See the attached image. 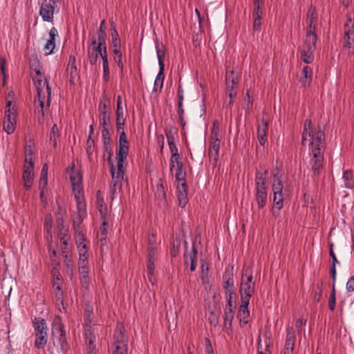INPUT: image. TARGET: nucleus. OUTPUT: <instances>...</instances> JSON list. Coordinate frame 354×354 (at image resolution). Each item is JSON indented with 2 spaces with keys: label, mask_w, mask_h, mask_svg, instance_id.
I'll return each mask as SVG.
<instances>
[{
  "label": "nucleus",
  "mask_w": 354,
  "mask_h": 354,
  "mask_svg": "<svg viewBox=\"0 0 354 354\" xmlns=\"http://www.w3.org/2000/svg\"><path fill=\"white\" fill-rule=\"evenodd\" d=\"M75 196V199L77 203V209L79 212L82 211V209H84L85 204H84V194H76Z\"/></svg>",
  "instance_id": "obj_47"
},
{
  "label": "nucleus",
  "mask_w": 354,
  "mask_h": 354,
  "mask_svg": "<svg viewBox=\"0 0 354 354\" xmlns=\"http://www.w3.org/2000/svg\"><path fill=\"white\" fill-rule=\"evenodd\" d=\"M178 205L181 207H185L188 202L186 183H182L180 187H178Z\"/></svg>",
  "instance_id": "obj_24"
},
{
  "label": "nucleus",
  "mask_w": 354,
  "mask_h": 354,
  "mask_svg": "<svg viewBox=\"0 0 354 354\" xmlns=\"http://www.w3.org/2000/svg\"><path fill=\"white\" fill-rule=\"evenodd\" d=\"M186 171L183 162H178L176 171L175 174L176 180L183 183L185 181Z\"/></svg>",
  "instance_id": "obj_35"
},
{
  "label": "nucleus",
  "mask_w": 354,
  "mask_h": 354,
  "mask_svg": "<svg viewBox=\"0 0 354 354\" xmlns=\"http://www.w3.org/2000/svg\"><path fill=\"white\" fill-rule=\"evenodd\" d=\"M46 93H47V92H46V90L45 91V89L37 91L39 106L40 107L39 112L41 113V115H42V117L44 116V102H45V99H46Z\"/></svg>",
  "instance_id": "obj_41"
},
{
  "label": "nucleus",
  "mask_w": 354,
  "mask_h": 354,
  "mask_svg": "<svg viewBox=\"0 0 354 354\" xmlns=\"http://www.w3.org/2000/svg\"><path fill=\"white\" fill-rule=\"evenodd\" d=\"M106 225H107V223L105 221H103V223L100 228V241L101 242L102 245H104L106 243V235H107Z\"/></svg>",
  "instance_id": "obj_45"
},
{
  "label": "nucleus",
  "mask_w": 354,
  "mask_h": 354,
  "mask_svg": "<svg viewBox=\"0 0 354 354\" xmlns=\"http://www.w3.org/2000/svg\"><path fill=\"white\" fill-rule=\"evenodd\" d=\"M42 77H38L37 79L36 77H33V82L34 84L37 88V91H41L43 89H46L47 92V106H50V94H51V88L48 85V82L46 80L43 81L41 79Z\"/></svg>",
  "instance_id": "obj_20"
},
{
  "label": "nucleus",
  "mask_w": 354,
  "mask_h": 354,
  "mask_svg": "<svg viewBox=\"0 0 354 354\" xmlns=\"http://www.w3.org/2000/svg\"><path fill=\"white\" fill-rule=\"evenodd\" d=\"M344 187L347 189L354 188L353 173L351 169H348L343 173Z\"/></svg>",
  "instance_id": "obj_29"
},
{
  "label": "nucleus",
  "mask_w": 354,
  "mask_h": 354,
  "mask_svg": "<svg viewBox=\"0 0 354 354\" xmlns=\"http://www.w3.org/2000/svg\"><path fill=\"white\" fill-rule=\"evenodd\" d=\"M32 324L36 332H43L44 330H47L46 321L41 317H35Z\"/></svg>",
  "instance_id": "obj_33"
},
{
  "label": "nucleus",
  "mask_w": 354,
  "mask_h": 354,
  "mask_svg": "<svg viewBox=\"0 0 354 354\" xmlns=\"http://www.w3.org/2000/svg\"><path fill=\"white\" fill-rule=\"evenodd\" d=\"M16 120L12 118H5L3 122V129L8 134H11L15 129Z\"/></svg>",
  "instance_id": "obj_37"
},
{
  "label": "nucleus",
  "mask_w": 354,
  "mask_h": 354,
  "mask_svg": "<svg viewBox=\"0 0 354 354\" xmlns=\"http://www.w3.org/2000/svg\"><path fill=\"white\" fill-rule=\"evenodd\" d=\"M176 132L177 130L171 126L165 129V133L167 140V142L174 141V133Z\"/></svg>",
  "instance_id": "obj_49"
},
{
  "label": "nucleus",
  "mask_w": 354,
  "mask_h": 354,
  "mask_svg": "<svg viewBox=\"0 0 354 354\" xmlns=\"http://www.w3.org/2000/svg\"><path fill=\"white\" fill-rule=\"evenodd\" d=\"M250 304V301L246 300H241V305L239 308L238 310V317L240 319V322L246 324L248 323V318L250 317V312L248 310V305Z\"/></svg>",
  "instance_id": "obj_17"
},
{
  "label": "nucleus",
  "mask_w": 354,
  "mask_h": 354,
  "mask_svg": "<svg viewBox=\"0 0 354 354\" xmlns=\"http://www.w3.org/2000/svg\"><path fill=\"white\" fill-rule=\"evenodd\" d=\"M95 325H92V317H85L84 318V332H92L94 330H99L98 328L95 327Z\"/></svg>",
  "instance_id": "obj_44"
},
{
  "label": "nucleus",
  "mask_w": 354,
  "mask_h": 354,
  "mask_svg": "<svg viewBox=\"0 0 354 354\" xmlns=\"http://www.w3.org/2000/svg\"><path fill=\"white\" fill-rule=\"evenodd\" d=\"M324 137L321 133L309 143L310 154L313 157L310 160L311 169L314 176H319L323 169L324 153L325 149Z\"/></svg>",
  "instance_id": "obj_1"
},
{
  "label": "nucleus",
  "mask_w": 354,
  "mask_h": 354,
  "mask_svg": "<svg viewBox=\"0 0 354 354\" xmlns=\"http://www.w3.org/2000/svg\"><path fill=\"white\" fill-rule=\"evenodd\" d=\"M29 169L30 170H34V161L32 156H25V162L24 169Z\"/></svg>",
  "instance_id": "obj_61"
},
{
  "label": "nucleus",
  "mask_w": 354,
  "mask_h": 354,
  "mask_svg": "<svg viewBox=\"0 0 354 354\" xmlns=\"http://www.w3.org/2000/svg\"><path fill=\"white\" fill-rule=\"evenodd\" d=\"M172 247L170 249V254L173 257H176L180 248V241L179 239H176L172 242Z\"/></svg>",
  "instance_id": "obj_46"
},
{
  "label": "nucleus",
  "mask_w": 354,
  "mask_h": 354,
  "mask_svg": "<svg viewBox=\"0 0 354 354\" xmlns=\"http://www.w3.org/2000/svg\"><path fill=\"white\" fill-rule=\"evenodd\" d=\"M336 299H335V288L334 285L331 288V292L330 295L328 308L330 310H334L335 308Z\"/></svg>",
  "instance_id": "obj_48"
},
{
  "label": "nucleus",
  "mask_w": 354,
  "mask_h": 354,
  "mask_svg": "<svg viewBox=\"0 0 354 354\" xmlns=\"http://www.w3.org/2000/svg\"><path fill=\"white\" fill-rule=\"evenodd\" d=\"M87 53L89 63L91 65L96 64L100 55L93 52V50H90L89 48H87Z\"/></svg>",
  "instance_id": "obj_52"
},
{
  "label": "nucleus",
  "mask_w": 354,
  "mask_h": 354,
  "mask_svg": "<svg viewBox=\"0 0 354 354\" xmlns=\"http://www.w3.org/2000/svg\"><path fill=\"white\" fill-rule=\"evenodd\" d=\"M255 290V283L252 274L248 270H243L239 293L241 300L250 301Z\"/></svg>",
  "instance_id": "obj_3"
},
{
  "label": "nucleus",
  "mask_w": 354,
  "mask_h": 354,
  "mask_svg": "<svg viewBox=\"0 0 354 354\" xmlns=\"http://www.w3.org/2000/svg\"><path fill=\"white\" fill-rule=\"evenodd\" d=\"M111 44L113 46L121 45V40L116 30L115 24L113 21L111 22Z\"/></svg>",
  "instance_id": "obj_31"
},
{
  "label": "nucleus",
  "mask_w": 354,
  "mask_h": 354,
  "mask_svg": "<svg viewBox=\"0 0 354 354\" xmlns=\"http://www.w3.org/2000/svg\"><path fill=\"white\" fill-rule=\"evenodd\" d=\"M165 46L162 43H156V50L157 54V58L158 61V65L160 67L159 72L156 77L153 84V92H160L163 86V82L165 79Z\"/></svg>",
  "instance_id": "obj_2"
},
{
  "label": "nucleus",
  "mask_w": 354,
  "mask_h": 354,
  "mask_svg": "<svg viewBox=\"0 0 354 354\" xmlns=\"http://www.w3.org/2000/svg\"><path fill=\"white\" fill-rule=\"evenodd\" d=\"M252 98L250 97V91L247 90L245 96L244 97V106L243 109H245L246 113H250V111L252 109Z\"/></svg>",
  "instance_id": "obj_42"
},
{
  "label": "nucleus",
  "mask_w": 354,
  "mask_h": 354,
  "mask_svg": "<svg viewBox=\"0 0 354 354\" xmlns=\"http://www.w3.org/2000/svg\"><path fill=\"white\" fill-rule=\"evenodd\" d=\"M60 137L59 130L56 124H53L49 133V143L54 148L57 147V140Z\"/></svg>",
  "instance_id": "obj_28"
},
{
  "label": "nucleus",
  "mask_w": 354,
  "mask_h": 354,
  "mask_svg": "<svg viewBox=\"0 0 354 354\" xmlns=\"http://www.w3.org/2000/svg\"><path fill=\"white\" fill-rule=\"evenodd\" d=\"M66 71L69 73L70 78L69 82L71 84H75V80L79 77L78 72L76 66L75 57L71 55L68 59V64L66 68Z\"/></svg>",
  "instance_id": "obj_19"
},
{
  "label": "nucleus",
  "mask_w": 354,
  "mask_h": 354,
  "mask_svg": "<svg viewBox=\"0 0 354 354\" xmlns=\"http://www.w3.org/2000/svg\"><path fill=\"white\" fill-rule=\"evenodd\" d=\"M268 131V124L266 121L262 120L258 122L257 138L260 145L264 146L267 142V134Z\"/></svg>",
  "instance_id": "obj_16"
},
{
  "label": "nucleus",
  "mask_w": 354,
  "mask_h": 354,
  "mask_svg": "<svg viewBox=\"0 0 354 354\" xmlns=\"http://www.w3.org/2000/svg\"><path fill=\"white\" fill-rule=\"evenodd\" d=\"M117 171H115V168L114 167L113 160L110 157H108L107 158L108 165L110 167V172L111 174L112 179L122 182L124 174L123 163L127 160V158H117Z\"/></svg>",
  "instance_id": "obj_10"
},
{
  "label": "nucleus",
  "mask_w": 354,
  "mask_h": 354,
  "mask_svg": "<svg viewBox=\"0 0 354 354\" xmlns=\"http://www.w3.org/2000/svg\"><path fill=\"white\" fill-rule=\"evenodd\" d=\"M40 67V62L37 55H32L30 59V68L34 69Z\"/></svg>",
  "instance_id": "obj_62"
},
{
  "label": "nucleus",
  "mask_w": 354,
  "mask_h": 354,
  "mask_svg": "<svg viewBox=\"0 0 354 354\" xmlns=\"http://www.w3.org/2000/svg\"><path fill=\"white\" fill-rule=\"evenodd\" d=\"M318 133L323 134L324 137L325 138V133L321 129L319 126L318 127L317 129L313 131L312 121L308 119L306 120L304 122V131L302 133L301 145H305L308 138H310V142L313 141V139Z\"/></svg>",
  "instance_id": "obj_11"
},
{
  "label": "nucleus",
  "mask_w": 354,
  "mask_h": 354,
  "mask_svg": "<svg viewBox=\"0 0 354 354\" xmlns=\"http://www.w3.org/2000/svg\"><path fill=\"white\" fill-rule=\"evenodd\" d=\"M223 288L225 290V296L236 297L232 268H226L223 274Z\"/></svg>",
  "instance_id": "obj_7"
},
{
  "label": "nucleus",
  "mask_w": 354,
  "mask_h": 354,
  "mask_svg": "<svg viewBox=\"0 0 354 354\" xmlns=\"http://www.w3.org/2000/svg\"><path fill=\"white\" fill-rule=\"evenodd\" d=\"M102 137L103 140V149L104 151L107 152L109 157L112 156V148H111V139L108 128L104 127V129H102Z\"/></svg>",
  "instance_id": "obj_22"
},
{
  "label": "nucleus",
  "mask_w": 354,
  "mask_h": 354,
  "mask_svg": "<svg viewBox=\"0 0 354 354\" xmlns=\"http://www.w3.org/2000/svg\"><path fill=\"white\" fill-rule=\"evenodd\" d=\"M238 75H239V73L236 72L234 70H231V71L227 70L226 74H225L226 84H230V81L232 80V79L233 80Z\"/></svg>",
  "instance_id": "obj_58"
},
{
  "label": "nucleus",
  "mask_w": 354,
  "mask_h": 354,
  "mask_svg": "<svg viewBox=\"0 0 354 354\" xmlns=\"http://www.w3.org/2000/svg\"><path fill=\"white\" fill-rule=\"evenodd\" d=\"M51 330V332H64V325L62 322L60 317L57 316L55 317L52 323Z\"/></svg>",
  "instance_id": "obj_40"
},
{
  "label": "nucleus",
  "mask_w": 354,
  "mask_h": 354,
  "mask_svg": "<svg viewBox=\"0 0 354 354\" xmlns=\"http://www.w3.org/2000/svg\"><path fill=\"white\" fill-rule=\"evenodd\" d=\"M47 333H36L35 346L39 349L44 348L47 342Z\"/></svg>",
  "instance_id": "obj_34"
},
{
  "label": "nucleus",
  "mask_w": 354,
  "mask_h": 354,
  "mask_svg": "<svg viewBox=\"0 0 354 354\" xmlns=\"http://www.w3.org/2000/svg\"><path fill=\"white\" fill-rule=\"evenodd\" d=\"M106 104L100 103L99 105V120H100V126L102 127V129H104V127L108 128V126L111 124V118L110 115L106 113Z\"/></svg>",
  "instance_id": "obj_18"
},
{
  "label": "nucleus",
  "mask_w": 354,
  "mask_h": 354,
  "mask_svg": "<svg viewBox=\"0 0 354 354\" xmlns=\"http://www.w3.org/2000/svg\"><path fill=\"white\" fill-rule=\"evenodd\" d=\"M273 216L276 218L279 214L283 205V194H273Z\"/></svg>",
  "instance_id": "obj_25"
},
{
  "label": "nucleus",
  "mask_w": 354,
  "mask_h": 354,
  "mask_svg": "<svg viewBox=\"0 0 354 354\" xmlns=\"http://www.w3.org/2000/svg\"><path fill=\"white\" fill-rule=\"evenodd\" d=\"M255 201L259 209H263L267 203L268 189H255Z\"/></svg>",
  "instance_id": "obj_23"
},
{
  "label": "nucleus",
  "mask_w": 354,
  "mask_h": 354,
  "mask_svg": "<svg viewBox=\"0 0 354 354\" xmlns=\"http://www.w3.org/2000/svg\"><path fill=\"white\" fill-rule=\"evenodd\" d=\"M12 102L8 101L6 103V109L5 111V118H12L13 116V120H16L17 118V110L14 106H11Z\"/></svg>",
  "instance_id": "obj_39"
},
{
  "label": "nucleus",
  "mask_w": 354,
  "mask_h": 354,
  "mask_svg": "<svg viewBox=\"0 0 354 354\" xmlns=\"http://www.w3.org/2000/svg\"><path fill=\"white\" fill-rule=\"evenodd\" d=\"M57 1L58 0H44L42 2L39 15L44 21H53L55 6Z\"/></svg>",
  "instance_id": "obj_9"
},
{
  "label": "nucleus",
  "mask_w": 354,
  "mask_h": 354,
  "mask_svg": "<svg viewBox=\"0 0 354 354\" xmlns=\"http://www.w3.org/2000/svg\"><path fill=\"white\" fill-rule=\"evenodd\" d=\"M221 138L220 124L218 120H214L211 130L210 139Z\"/></svg>",
  "instance_id": "obj_43"
},
{
  "label": "nucleus",
  "mask_w": 354,
  "mask_h": 354,
  "mask_svg": "<svg viewBox=\"0 0 354 354\" xmlns=\"http://www.w3.org/2000/svg\"><path fill=\"white\" fill-rule=\"evenodd\" d=\"M86 151L88 156H91L94 151V140L92 138H88L86 144Z\"/></svg>",
  "instance_id": "obj_59"
},
{
  "label": "nucleus",
  "mask_w": 354,
  "mask_h": 354,
  "mask_svg": "<svg viewBox=\"0 0 354 354\" xmlns=\"http://www.w3.org/2000/svg\"><path fill=\"white\" fill-rule=\"evenodd\" d=\"M156 254H157V252H156V246L153 245V244H151V246L148 247L147 260L155 261L156 258Z\"/></svg>",
  "instance_id": "obj_55"
},
{
  "label": "nucleus",
  "mask_w": 354,
  "mask_h": 354,
  "mask_svg": "<svg viewBox=\"0 0 354 354\" xmlns=\"http://www.w3.org/2000/svg\"><path fill=\"white\" fill-rule=\"evenodd\" d=\"M227 95L229 98H236L238 88L236 86H230V84H226Z\"/></svg>",
  "instance_id": "obj_54"
},
{
  "label": "nucleus",
  "mask_w": 354,
  "mask_h": 354,
  "mask_svg": "<svg viewBox=\"0 0 354 354\" xmlns=\"http://www.w3.org/2000/svg\"><path fill=\"white\" fill-rule=\"evenodd\" d=\"M169 150L171 151V155L173 156H179L178 150L176 145L175 144L174 141L168 142Z\"/></svg>",
  "instance_id": "obj_63"
},
{
  "label": "nucleus",
  "mask_w": 354,
  "mask_h": 354,
  "mask_svg": "<svg viewBox=\"0 0 354 354\" xmlns=\"http://www.w3.org/2000/svg\"><path fill=\"white\" fill-rule=\"evenodd\" d=\"M197 255L198 250L195 245V243H193L192 250L189 254L190 259V270L194 272L196 270L197 266Z\"/></svg>",
  "instance_id": "obj_32"
},
{
  "label": "nucleus",
  "mask_w": 354,
  "mask_h": 354,
  "mask_svg": "<svg viewBox=\"0 0 354 354\" xmlns=\"http://www.w3.org/2000/svg\"><path fill=\"white\" fill-rule=\"evenodd\" d=\"M101 46L97 45V41L95 39H93L89 45L88 46V48L93 50L95 53L98 54L100 55V53H101L102 51Z\"/></svg>",
  "instance_id": "obj_56"
},
{
  "label": "nucleus",
  "mask_w": 354,
  "mask_h": 354,
  "mask_svg": "<svg viewBox=\"0 0 354 354\" xmlns=\"http://www.w3.org/2000/svg\"><path fill=\"white\" fill-rule=\"evenodd\" d=\"M236 297L233 296H225L226 305L223 315L225 322H231L234 319L235 310L236 308Z\"/></svg>",
  "instance_id": "obj_12"
},
{
  "label": "nucleus",
  "mask_w": 354,
  "mask_h": 354,
  "mask_svg": "<svg viewBox=\"0 0 354 354\" xmlns=\"http://www.w3.org/2000/svg\"><path fill=\"white\" fill-rule=\"evenodd\" d=\"M323 285L324 283L322 281H319L316 283V287L313 290V300L315 302H319L322 299L323 292Z\"/></svg>",
  "instance_id": "obj_38"
},
{
  "label": "nucleus",
  "mask_w": 354,
  "mask_h": 354,
  "mask_svg": "<svg viewBox=\"0 0 354 354\" xmlns=\"http://www.w3.org/2000/svg\"><path fill=\"white\" fill-rule=\"evenodd\" d=\"M263 338V346H264V350L265 351H268L269 348L271 345V336L268 335V333H263L262 335Z\"/></svg>",
  "instance_id": "obj_57"
},
{
  "label": "nucleus",
  "mask_w": 354,
  "mask_h": 354,
  "mask_svg": "<svg viewBox=\"0 0 354 354\" xmlns=\"http://www.w3.org/2000/svg\"><path fill=\"white\" fill-rule=\"evenodd\" d=\"M268 175V171L266 169L263 173L256 171L255 173V189H268L266 185L267 177Z\"/></svg>",
  "instance_id": "obj_21"
},
{
  "label": "nucleus",
  "mask_w": 354,
  "mask_h": 354,
  "mask_svg": "<svg viewBox=\"0 0 354 354\" xmlns=\"http://www.w3.org/2000/svg\"><path fill=\"white\" fill-rule=\"evenodd\" d=\"M155 199L159 207H166L167 201L166 198V192L165 190L162 180L159 178L156 185V190L155 193Z\"/></svg>",
  "instance_id": "obj_13"
},
{
  "label": "nucleus",
  "mask_w": 354,
  "mask_h": 354,
  "mask_svg": "<svg viewBox=\"0 0 354 354\" xmlns=\"http://www.w3.org/2000/svg\"><path fill=\"white\" fill-rule=\"evenodd\" d=\"M114 349L112 354H128V337L126 333L113 334Z\"/></svg>",
  "instance_id": "obj_8"
},
{
  "label": "nucleus",
  "mask_w": 354,
  "mask_h": 354,
  "mask_svg": "<svg viewBox=\"0 0 354 354\" xmlns=\"http://www.w3.org/2000/svg\"><path fill=\"white\" fill-rule=\"evenodd\" d=\"M55 48V41H52L51 40H48L46 44L44 47V50L46 55H50L53 53V50Z\"/></svg>",
  "instance_id": "obj_53"
},
{
  "label": "nucleus",
  "mask_w": 354,
  "mask_h": 354,
  "mask_svg": "<svg viewBox=\"0 0 354 354\" xmlns=\"http://www.w3.org/2000/svg\"><path fill=\"white\" fill-rule=\"evenodd\" d=\"M318 15L316 11V8L313 6H310L307 12V28L305 37H316L317 39V33L315 30L317 28Z\"/></svg>",
  "instance_id": "obj_5"
},
{
  "label": "nucleus",
  "mask_w": 354,
  "mask_h": 354,
  "mask_svg": "<svg viewBox=\"0 0 354 354\" xmlns=\"http://www.w3.org/2000/svg\"><path fill=\"white\" fill-rule=\"evenodd\" d=\"M129 142L124 131L120 133L119 148L116 151L117 158H127L129 153Z\"/></svg>",
  "instance_id": "obj_15"
},
{
  "label": "nucleus",
  "mask_w": 354,
  "mask_h": 354,
  "mask_svg": "<svg viewBox=\"0 0 354 354\" xmlns=\"http://www.w3.org/2000/svg\"><path fill=\"white\" fill-rule=\"evenodd\" d=\"M102 67H103V79L105 82H108L110 77V72L109 67V61L104 60L102 61Z\"/></svg>",
  "instance_id": "obj_50"
},
{
  "label": "nucleus",
  "mask_w": 354,
  "mask_h": 354,
  "mask_svg": "<svg viewBox=\"0 0 354 354\" xmlns=\"http://www.w3.org/2000/svg\"><path fill=\"white\" fill-rule=\"evenodd\" d=\"M221 147V138L211 139L208 156L209 157L210 162L215 166L218 160V153Z\"/></svg>",
  "instance_id": "obj_14"
},
{
  "label": "nucleus",
  "mask_w": 354,
  "mask_h": 354,
  "mask_svg": "<svg viewBox=\"0 0 354 354\" xmlns=\"http://www.w3.org/2000/svg\"><path fill=\"white\" fill-rule=\"evenodd\" d=\"M316 37H305L304 42L301 47V59L306 64H310L314 60V51L316 48Z\"/></svg>",
  "instance_id": "obj_4"
},
{
  "label": "nucleus",
  "mask_w": 354,
  "mask_h": 354,
  "mask_svg": "<svg viewBox=\"0 0 354 354\" xmlns=\"http://www.w3.org/2000/svg\"><path fill=\"white\" fill-rule=\"evenodd\" d=\"M313 69L308 66H306L303 68L301 76L299 77V82L306 85L309 84L312 81Z\"/></svg>",
  "instance_id": "obj_27"
},
{
  "label": "nucleus",
  "mask_w": 354,
  "mask_h": 354,
  "mask_svg": "<svg viewBox=\"0 0 354 354\" xmlns=\"http://www.w3.org/2000/svg\"><path fill=\"white\" fill-rule=\"evenodd\" d=\"M295 343V333H287L285 347L283 353H293Z\"/></svg>",
  "instance_id": "obj_30"
},
{
  "label": "nucleus",
  "mask_w": 354,
  "mask_h": 354,
  "mask_svg": "<svg viewBox=\"0 0 354 354\" xmlns=\"http://www.w3.org/2000/svg\"><path fill=\"white\" fill-rule=\"evenodd\" d=\"M34 170H30L28 169H24L23 173V180H24V186L26 190H29L33 183L34 180Z\"/></svg>",
  "instance_id": "obj_26"
},
{
  "label": "nucleus",
  "mask_w": 354,
  "mask_h": 354,
  "mask_svg": "<svg viewBox=\"0 0 354 354\" xmlns=\"http://www.w3.org/2000/svg\"><path fill=\"white\" fill-rule=\"evenodd\" d=\"M70 180L72 186L82 183V176L80 173H74L70 176Z\"/></svg>",
  "instance_id": "obj_51"
},
{
  "label": "nucleus",
  "mask_w": 354,
  "mask_h": 354,
  "mask_svg": "<svg viewBox=\"0 0 354 354\" xmlns=\"http://www.w3.org/2000/svg\"><path fill=\"white\" fill-rule=\"evenodd\" d=\"M346 288L347 292H351L354 291V275L349 278L348 280Z\"/></svg>",
  "instance_id": "obj_64"
},
{
  "label": "nucleus",
  "mask_w": 354,
  "mask_h": 354,
  "mask_svg": "<svg viewBox=\"0 0 354 354\" xmlns=\"http://www.w3.org/2000/svg\"><path fill=\"white\" fill-rule=\"evenodd\" d=\"M272 188L273 194H283L282 191H283V186L282 184V180H279V182L273 183Z\"/></svg>",
  "instance_id": "obj_60"
},
{
  "label": "nucleus",
  "mask_w": 354,
  "mask_h": 354,
  "mask_svg": "<svg viewBox=\"0 0 354 354\" xmlns=\"http://www.w3.org/2000/svg\"><path fill=\"white\" fill-rule=\"evenodd\" d=\"M344 34L343 37L344 48L351 49L354 45V19L350 15H347L346 21L344 26Z\"/></svg>",
  "instance_id": "obj_6"
},
{
  "label": "nucleus",
  "mask_w": 354,
  "mask_h": 354,
  "mask_svg": "<svg viewBox=\"0 0 354 354\" xmlns=\"http://www.w3.org/2000/svg\"><path fill=\"white\" fill-rule=\"evenodd\" d=\"M254 9L252 11V17H259L262 18L263 10L261 6L263 5V0H254Z\"/></svg>",
  "instance_id": "obj_36"
}]
</instances>
